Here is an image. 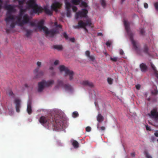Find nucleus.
<instances>
[{"mask_svg": "<svg viewBox=\"0 0 158 158\" xmlns=\"http://www.w3.org/2000/svg\"><path fill=\"white\" fill-rule=\"evenodd\" d=\"M124 24L127 34L130 37L133 46L137 54L139 55L142 56V52H143L146 54H148L149 48L148 45L146 44H144L142 51L137 46L134 40L133 34L130 31L129 24L128 22L126 20H124Z\"/></svg>", "mask_w": 158, "mask_h": 158, "instance_id": "nucleus-2", "label": "nucleus"}, {"mask_svg": "<svg viewBox=\"0 0 158 158\" xmlns=\"http://www.w3.org/2000/svg\"><path fill=\"white\" fill-rule=\"evenodd\" d=\"M4 8L7 10L6 15V17L5 20L6 22V25H7L10 21L11 23L10 25V27L11 28H13L15 27V23L14 22L15 16L12 15V13H15L16 11V10L14 7L10 5H6L5 6Z\"/></svg>", "mask_w": 158, "mask_h": 158, "instance_id": "nucleus-3", "label": "nucleus"}, {"mask_svg": "<svg viewBox=\"0 0 158 158\" xmlns=\"http://www.w3.org/2000/svg\"><path fill=\"white\" fill-rule=\"evenodd\" d=\"M53 47L54 49H56L58 51H61L63 49V47L61 45H54Z\"/></svg>", "mask_w": 158, "mask_h": 158, "instance_id": "nucleus-22", "label": "nucleus"}, {"mask_svg": "<svg viewBox=\"0 0 158 158\" xmlns=\"http://www.w3.org/2000/svg\"><path fill=\"white\" fill-rule=\"evenodd\" d=\"M24 86L26 88H27L28 87V85L27 84H24Z\"/></svg>", "mask_w": 158, "mask_h": 158, "instance_id": "nucleus-61", "label": "nucleus"}, {"mask_svg": "<svg viewBox=\"0 0 158 158\" xmlns=\"http://www.w3.org/2000/svg\"><path fill=\"white\" fill-rule=\"evenodd\" d=\"M155 135L157 137H158V131H156L154 133Z\"/></svg>", "mask_w": 158, "mask_h": 158, "instance_id": "nucleus-54", "label": "nucleus"}, {"mask_svg": "<svg viewBox=\"0 0 158 158\" xmlns=\"http://www.w3.org/2000/svg\"><path fill=\"white\" fill-rule=\"evenodd\" d=\"M57 87H64V84L63 82L60 80H58L57 81Z\"/></svg>", "mask_w": 158, "mask_h": 158, "instance_id": "nucleus-23", "label": "nucleus"}, {"mask_svg": "<svg viewBox=\"0 0 158 158\" xmlns=\"http://www.w3.org/2000/svg\"><path fill=\"white\" fill-rule=\"evenodd\" d=\"M18 1L19 5V7H23V5L25 1V0H14Z\"/></svg>", "mask_w": 158, "mask_h": 158, "instance_id": "nucleus-24", "label": "nucleus"}, {"mask_svg": "<svg viewBox=\"0 0 158 158\" xmlns=\"http://www.w3.org/2000/svg\"><path fill=\"white\" fill-rule=\"evenodd\" d=\"M59 69L60 72L64 71L65 76H68L70 81L73 79L74 73L73 71L69 69L63 65H60L59 67Z\"/></svg>", "mask_w": 158, "mask_h": 158, "instance_id": "nucleus-6", "label": "nucleus"}, {"mask_svg": "<svg viewBox=\"0 0 158 158\" xmlns=\"http://www.w3.org/2000/svg\"><path fill=\"white\" fill-rule=\"evenodd\" d=\"M61 4L57 2L53 3L51 5V8L53 10L56 12L58 11V8H60L61 6Z\"/></svg>", "mask_w": 158, "mask_h": 158, "instance_id": "nucleus-11", "label": "nucleus"}, {"mask_svg": "<svg viewBox=\"0 0 158 158\" xmlns=\"http://www.w3.org/2000/svg\"><path fill=\"white\" fill-rule=\"evenodd\" d=\"M88 13V10L85 9H83L81 10L78 11L76 13L75 18L77 19L79 17L81 18H86L87 17V14Z\"/></svg>", "mask_w": 158, "mask_h": 158, "instance_id": "nucleus-9", "label": "nucleus"}, {"mask_svg": "<svg viewBox=\"0 0 158 158\" xmlns=\"http://www.w3.org/2000/svg\"><path fill=\"white\" fill-rule=\"evenodd\" d=\"M139 68L142 72H146L148 69L147 66L144 63H141L139 66Z\"/></svg>", "mask_w": 158, "mask_h": 158, "instance_id": "nucleus-14", "label": "nucleus"}, {"mask_svg": "<svg viewBox=\"0 0 158 158\" xmlns=\"http://www.w3.org/2000/svg\"><path fill=\"white\" fill-rule=\"evenodd\" d=\"M151 64V66L152 69L154 71H155L156 70H157L156 69V68L155 67V66L152 63H150Z\"/></svg>", "mask_w": 158, "mask_h": 158, "instance_id": "nucleus-42", "label": "nucleus"}, {"mask_svg": "<svg viewBox=\"0 0 158 158\" xmlns=\"http://www.w3.org/2000/svg\"><path fill=\"white\" fill-rule=\"evenodd\" d=\"M151 118L155 121L158 122V111L156 108H154L151 111Z\"/></svg>", "mask_w": 158, "mask_h": 158, "instance_id": "nucleus-10", "label": "nucleus"}, {"mask_svg": "<svg viewBox=\"0 0 158 158\" xmlns=\"http://www.w3.org/2000/svg\"><path fill=\"white\" fill-rule=\"evenodd\" d=\"M86 26L92 28L93 26L92 25V23L91 20L90 19H86L85 22H84L81 20H80L78 23V25L75 27V28H84Z\"/></svg>", "mask_w": 158, "mask_h": 158, "instance_id": "nucleus-8", "label": "nucleus"}, {"mask_svg": "<svg viewBox=\"0 0 158 158\" xmlns=\"http://www.w3.org/2000/svg\"><path fill=\"white\" fill-rule=\"evenodd\" d=\"M63 117L60 114H56L54 117L49 118L48 117L41 116L39 119L40 123L42 125L48 127H52L53 130L58 131L63 127Z\"/></svg>", "mask_w": 158, "mask_h": 158, "instance_id": "nucleus-1", "label": "nucleus"}, {"mask_svg": "<svg viewBox=\"0 0 158 158\" xmlns=\"http://www.w3.org/2000/svg\"><path fill=\"white\" fill-rule=\"evenodd\" d=\"M14 102L15 104V108L16 111L17 112L20 111V108L21 107V101L18 99H15Z\"/></svg>", "mask_w": 158, "mask_h": 158, "instance_id": "nucleus-13", "label": "nucleus"}, {"mask_svg": "<svg viewBox=\"0 0 158 158\" xmlns=\"http://www.w3.org/2000/svg\"><path fill=\"white\" fill-rule=\"evenodd\" d=\"M85 56L89 58L90 61L94 62L95 60V57L93 55H90V52L89 51H86L85 52Z\"/></svg>", "mask_w": 158, "mask_h": 158, "instance_id": "nucleus-15", "label": "nucleus"}, {"mask_svg": "<svg viewBox=\"0 0 158 158\" xmlns=\"http://www.w3.org/2000/svg\"><path fill=\"white\" fill-rule=\"evenodd\" d=\"M158 93V91L157 89H155L153 90L152 91V94L156 95H157Z\"/></svg>", "mask_w": 158, "mask_h": 158, "instance_id": "nucleus-38", "label": "nucleus"}, {"mask_svg": "<svg viewBox=\"0 0 158 158\" xmlns=\"http://www.w3.org/2000/svg\"><path fill=\"white\" fill-rule=\"evenodd\" d=\"M100 2L103 7H104L106 6V3L105 0H100Z\"/></svg>", "mask_w": 158, "mask_h": 158, "instance_id": "nucleus-36", "label": "nucleus"}, {"mask_svg": "<svg viewBox=\"0 0 158 158\" xmlns=\"http://www.w3.org/2000/svg\"><path fill=\"white\" fill-rule=\"evenodd\" d=\"M27 4L29 8L32 9V12L34 13H39L42 11L41 8L39 7L36 3L35 0H29Z\"/></svg>", "mask_w": 158, "mask_h": 158, "instance_id": "nucleus-5", "label": "nucleus"}, {"mask_svg": "<svg viewBox=\"0 0 158 158\" xmlns=\"http://www.w3.org/2000/svg\"><path fill=\"white\" fill-rule=\"evenodd\" d=\"M53 67L52 66H51L49 68V69L51 70H52L53 69Z\"/></svg>", "mask_w": 158, "mask_h": 158, "instance_id": "nucleus-60", "label": "nucleus"}, {"mask_svg": "<svg viewBox=\"0 0 158 158\" xmlns=\"http://www.w3.org/2000/svg\"><path fill=\"white\" fill-rule=\"evenodd\" d=\"M67 16L68 17H70L71 13L70 10H67Z\"/></svg>", "mask_w": 158, "mask_h": 158, "instance_id": "nucleus-40", "label": "nucleus"}, {"mask_svg": "<svg viewBox=\"0 0 158 158\" xmlns=\"http://www.w3.org/2000/svg\"><path fill=\"white\" fill-rule=\"evenodd\" d=\"M44 21L42 20L39 21L36 25L34 22H31L30 25L32 27H37L40 31L43 30L46 35H49L51 37H53L54 35L59 32L57 29H52L49 31L48 28L44 26Z\"/></svg>", "mask_w": 158, "mask_h": 158, "instance_id": "nucleus-4", "label": "nucleus"}, {"mask_svg": "<svg viewBox=\"0 0 158 158\" xmlns=\"http://www.w3.org/2000/svg\"><path fill=\"white\" fill-rule=\"evenodd\" d=\"M82 84L84 85L89 86L90 87H93L94 86L93 83L88 81H85L82 83Z\"/></svg>", "mask_w": 158, "mask_h": 158, "instance_id": "nucleus-17", "label": "nucleus"}, {"mask_svg": "<svg viewBox=\"0 0 158 158\" xmlns=\"http://www.w3.org/2000/svg\"><path fill=\"white\" fill-rule=\"evenodd\" d=\"M107 81L108 83L110 84L111 85L113 83V80L110 78H108L107 79Z\"/></svg>", "mask_w": 158, "mask_h": 158, "instance_id": "nucleus-32", "label": "nucleus"}, {"mask_svg": "<svg viewBox=\"0 0 158 158\" xmlns=\"http://www.w3.org/2000/svg\"><path fill=\"white\" fill-rule=\"evenodd\" d=\"M81 6L85 7H87L88 6L87 3L86 2L84 1H82L81 2Z\"/></svg>", "mask_w": 158, "mask_h": 158, "instance_id": "nucleus-33", "label": "nucleus"}, {"mask_svg": "<svg viewBox=\"0 0 158 158\" xmlns=\"http://www.w3.org/2000/svg\"><path fill=\"white\" fill-rule=\"evenodd\" d=\"M22 8L23 7H21L20 9V13L19 15L22 17L24 13L26 11V10L25 9H23Z\"/></svg>", "mask_w": 158, "mask_h": 158, "instance_id": "nucleus-29", "label": "nucleus"}, {"mask_svg": "<svg viewBox=\"0 0 158 158\" xmlns=\"http://www.w3.org/2000/svg\"><path fill=\"white\" fill-rule=\"evenodd\" d=\"M111 44V43L109 41H107L106 43V44L107 46L110 47Z\"/></svg>", "mask_w": 158, "mask_h": 158, "instance_id": "nucleus-49", "label": "nucleus"}, {"mask_svg": "<svg viewBox=\"0 0 158 158\" xmlns=\"http://www.w3.org/2000/svg\"><path fill=\"white\" fill-rule=\"evenodd\" d=\"M81 1V0H71V2L74 5H77L79 4L80 2Z\"/></svg>", "mask_w": 158, "mask_h": 158, "instance_id": "nucleus-30", "label": "nucleus"}, {"mask_svg": "<svg viewBox=\"0 0 158 158\" xmlns=\"http://www.w3.org/2000/svg\"><path fill=\"white\" fill-rule=\"evenodd\" d=\"M30 21L29 17L27 14L24 15L23 17V20L22 21V23H20V26L22 27L26 24L29 23Z\"/></svg>", "mask_w": 158, "mask_h": 158, "instance_id": "nucleus-12", "label": "nucleus"}, {"mask_svg": "<svg viewBox=\"0 0 158 158\" xmlns=\"http://www.w3.org/2000/svg\"><path fill=\"white\" fill-rule=\"evenodd\" d=\"M54 83V81L53 80H50L46 81L45 80H43L41 81L38 83V91L39 92L42 91L44 87H48L51 86Z\"/></svg>", "mask_w": 158, "mask_h": 158, "instance_id": "nucleus-7", "label": "nucleus"}, {"mask_svg": "<svg viewBox=\"0 0 158 158\" xmlns=\"http://www.w3.org/2000/svg\"><path fill=\"white\" fill-rule=\"evenodd\" d=\"M59 63V61L58 60H55V61L54 62V64L55 65H57Z\"/></svg>", "mask_w": 158, "mask_h": 158, "instance_id": "nucleus-52", "label": "nucleus"}, {"mask_svg": "<svg viewBox=\"0 0 158 158\" xmlns=\"http://www.w3.org/2000/svg\"><path fill=\"white\" fill-rule=\"evenodd\" d=\"M16 18L17 19V21L16 23L18 24V25L20 26V23H22L21 19L22 17L19 15H17L16 16Z\"/></svg>", "mask_w": 158, "mask_h": 158, "instance_id": "nucleus-21", "label": "nucleus"}, {"mask_svg": "<svg viewBox=\"0 0 158 158\" xmlns=\"http://www.w3.org/2000/svg\"><path fill=\"white\" fill-rule=\"evenodd\" d=\"M41 63L40 62L38 61L37 63V65L39 67H40L41 65Z\"/></svg>", "mask_w": 158, "mask_h": 158, "instance_id": "nucleus-53", "label": "nucleus"}, {"mask_svg": "<svg viewBox=\"0 0 158 158\" xmlns=\"http://www.w3.org/2000/svg\"><path fill=\"white\" fill-rule=\"evenodd\" d=\"M72 9L73 11L75 12L77 10V8L76 6H73Z\"/></svg>", "mask_w": 158, "mask_h": 158, "instance_id": "nucleus-47", "label": "nucleus"}, {"mask_svg": "<svg viewBox=\"0 0 158 158\" xmlns=\"http://www.w3.org/2000/svg\"><path fill=\"white\" fill-rule=\"evenodd\" d=\"M97 119L99 123H101L103 121L104 118L101 114H99L97 117Z\"/></svg>", "mask_w": 158, "mask_h": 158, "instance_id": "nucleus-20", "label": "nucleus"}, {"mask_svg": "<svg viewBox=\"0 0 158 158\" xmlns=\"http://www.w3.org/2000/svg\"><path fill=\"white\" fill-rule=\"evenodd\" d=\"M3 1L2 0H0V4H1L2 6V4Z\"/></svg>", "mask_w": 158, "mask_h": 158, "instance_id": "nucleus-62", "label": "nucleus"}, {"mask_svg": "<svg viewBox=\"0 0 158 158\" xmlns=\"http://www.w3.org/2000/svg\"><path fill=\"white\" fill-rule=\"evenodd\" d=\"M97 128L98 129H99L100 128V129L101 131H104L105 129V127L104 126H102L99 127V123L97 125Z\"/></svg>", "mask_w": 158, "mask_h": 158, "instance_id": "nucleus-37", "label": "nucleus"}, {"mask_svg": "<svg viewBox=\"0 0 158 158\" xmlns=\"http://www.w3.org/2000/svg\"><path fill=\"white\" fill-rule=\"evenodd\" d=\"M144 6L145 8H147L148 7V4L146 3H144Z\"/></svg>", "mask_w": 158, "mask_h": 158, "instance_id": "nucleus-51", "label": "nucleus"}, {"mask_svg": "<svg viewBox=\"0 0 158 158\" xmlns=\"http://www.w3.org/2000/svg\"><path fill=\"white\" fill-rule=\"evenodd\" d=\"M79 115V114L77 112H74L72 114V116L73 118H76Z\"/></svg>", "mask_w": 158, "mask_h": 158, "instance_id": "nucleus-35", "label": "nucleus"}, {"mask_svg": "<svg viewBox=\"0 0 158 158\" xmlns=\"http://www.w3.org/2000/svg\"><path fill=\"white\" fill-rule=\"evenodd\" d=\"M72 144L73 146L75 148H77L79 147V143L76 140H73V141Z\"/></svg>", "mask_w": 158, "mask_h": 158, "instance_id": "nucleus-25", "label": "nucleus"}, {"mask_svg": "<svg viewBox=\"0 0 158 158\" xmlns=\"http://www.w3.org/2000/svg\"><path fill=\"white\" fill-rule=\"evenodd\" d=\"M70 40L72 42L74 43L75 42V39L74 38H70Z\"/></svg>", "mask_w": 158, "mask_h": 158, "instance_id": "nucleus-55", "label": "nucleus"}, {"mask_svg": "<svg viewBox=\"0 0 158 158\" xmlns=\"http://www.w3.org/2000/svg\"><path fill=\"white\" fill-rule=\"evenodd\" d=\"M121 0V3L122 4L123 2L125 1V0Z\"/></svg>", "mask_w": 158, "mask_h": 158, "instance_id": "nucleus-64", "label": "nucleus"}, {"mask_svg": "<svg viewBox=\"0 0 158 158\" xmlns=\"http://www.w3.org/2000/svg\"><path fill=\"white\" fill-rule=\"evenodd\" d=\"M63 35L66 39H68V36L66 32H64L63 33Z\"/></svg>", "mask_w": 158, "mask_h": 158, "instance_id": "nucleus-46", "label": "nucleus"}, {"mask_svg": "<svg viewBox=\"0 0 158 158\" xmlns=\"http://www.w3.org/2000/svg\"><path fill=\"white\" fill-rule=\"evenodd\" d=\"M145 31L144 29L143 28L141 29L140 30V34L142 35H143Z\"/></svg>", "mask_w": 158, "mask_h": 158, "instance_id": "nucleus-43", "label": "nucleus"}, {"mask_svg": "<svg viewBox=\"0 0 158 158\" xmlns=\"http://www.w3.org/2000/svg\"><path fill=\"white\" fill-rule=\"evenodd\" d=\"M27 110L29 114H30L32 113V110L31 106V103L30 102H28Z\"/></svg>", "mask_w": 158, "mask_h": 158, "instance_id": "nucleus-18", "label": "nucleus"}, {"mask_svg": "<svg viewBox=\"0 0 158 158\" xmlns=\"http://www.w3.org/2000/svg\"><path fill=\"white\" fill-rule=\"evenodd\" d=\"M65 4L66 10H70V9L71 7V5L70 3L66 1H65Z\"/></svg>", "mask_w": 158, "mask_h": 158, "instance_id": "nucleus-26", "label": "nucleus"}, {"mask_svg": "<svg viewBox=\"0 0 158 158\" xmlns=\"http://www.w3.org/2000/svg\"><path fill=\"white\" fill-rule=\"evenodd\" d=\"M7 94L9 96L11 97L12 98H14L15 97V95L11 90H9L7 91Z\"/></svg>", "mask_w": 158, "mask_h": 158, "instance_id": "nucleus-27", "label": "nucleus"}, {"mask_svg": "<svg viewBox=\"0 0 158 158\" xmlns=\"http://www.w3.org/2000/svg\"><path fill=\"white\" fill-rule=\"evenodd\" d=\"M131 156L132 157H134L135 156V153L134 152H132L131 154Z\"/></svg>", "mask_w": 158, "mask_h": 158, "instance_id": "nucleus-57", "label": "nucleus"}, {"mask_svg": "<svg viewBox=\"0 0 158 158\" xmlns=\"http://www.w3.org/2000/svg\"><path fill=\"white\" fill-rule=\"evenodd\" d=\"M146 130L148 131H151V129H150V128L149 127L148 125H147L146 126Z\"/></svg>", "mask_w": 158, "mask_h": 158, "instance_id": "nucleus-56", "label": "nucleus"}, {"mask_svg": "<svg viewBox=\"0 0 158 158\" xmlns=\"http://www.w3.org/2000/svg\"><path fill=\"white\" fill-rule=\"evenodd\" d=\"M64 88L66 91H71L72 90V86L69 84H64Z\"/></svg>", "mask_w": 158, "mask_h": 158, "instance_id": "nucleus-19", "label": "nucleus"}, {"mask_svg": "<svg viewBox=\"0 0 158 158\" xmlns=\"http://www.w3.org/2000/svg\"><path fill=\"white\" fill-rule=\"evenodd\" d=\"M110 59L111 60L114 62H116L118 59V58L117 57H110Z\"/></svg>", "mask_w": 158, "mask_h": 158, "instance_id": "nucleus-41", "label": "nucleus"}, {"mask_svg": "<svg viewBox=\"0 0 158 158\" xmlns=\"http://www.w3.org/2000/svg\"><path fill=\"white\" fill-rule=\"evenodd\" d=\"M26 33L25 35L27 37H29L31 35L32 32L31 30H26Z\"/></svg>", "mask_w": 158, "mask_h": 158, "instance_id": "nucleus-31", "label": "nucleus"}, {"mask_svg": "<svg viewBox=\"0 0 158 158\" xmlns=\"http://www.w3.org/2000/svg\"><path fill=\"white\" fill-rule=\"evenodd\" d=\"M119 53L120 55H123L124 54V52L122 49H120L119 50Z\"/></svg>", "mask_w": 158, "mask_h": 158, "instance_id": "nucleus-48", "label": "nucleus"}, {"mask_svg": "<svg viewBox=\"0 0 158 158\" xmlns=\"http://www.w3.org/2000/svg\"><path fill=\"white\" fill-rule=\"evenodd\" d=\"M44 10L45 13L48 15H52V11L48 9L47 8H44Z\"/></svg>", "mask_w": 158, "mask_h": 158, "instance_id": "nucleus-28", "label": "nucleus"}, {"mask_svg": "<svg viewBox=\"0 0 158 158\" xmlns=\"http://www.w3.org/2000/svg\"><path fill=\"white\" fill-rule=\"evenodd\" d=\"M98 35L99 36H101L102 35V34L101 33H98Z\"/></svg>", "mask_w": 158, "mask_h": 158, "instance_id": "nucleus-59", "label": "nucleus"}, {"mask_svg": "<svg viewBox=\"0 0 158 158\" xmlns=\"http://www.w3.org/2000/svg\"><path fill=\"white\" fill-rule=\"evenodd\" d=\"M154 5L156 10L158 11V2H156L154 3Z\"/></svg>", "mask_w": 158, "mask_h": 158, "instance_id": "nucleus-39", "label": "nucleus"}, {"mask_svg": "<svg viewBox=\"0 0 158 158\" xmlns=\"http://www.w3.org/2000/svg\"><path fill=\"white\" fill-rule=\"evenodd\" d=\"M85 130L87 132H89L91 130V128L89 127H87L85 128Z\"/></svg>", "mask_w": 158, "mask_h": 158, "instance_id": "nucleus-45", "label": "nucleus"}, {"mask_svg": "<svg viewBox=\"0 0 158 158\" xmlns=\"http://www.w3.org/2000/svg\"><path fill=\"white\" fill-rule=\"evenodd\" d=\"M135 87L137 89L139 90L140 89V85L138 84L137 85H136Z\"/></svg>", "mask_w": 158, "mask_h": 158, "instance_id": "nucleus-50", "label": "nucleus"}, {"mask_svg": "<svg viewBox=\"0 0 158 158\" xmlns=\"http://www.w3.org/2000/svg\"><path fill=\"white\" fill-rule=\"evenodd\" d=\"M6 32L8 33L9 32V30L8 29H6Z\"/></svg>", "mask_w": 158, "mask_h": 158, "instance_id": "nucleus-63", "label": "nucleus"}, {"mask_svg": "<svg viewBox=\"0 0 158 158\" xmlns=\"http://www.w3.org/2000/svg\"><path fill=\"white\" fill-rule=\"evenodd\" d=\"M39 70V68L37 67L36 68L34 71V73L35 74L38 73L36 75V77L37 78L40 77V76H42L44 74V72L42 71H40L38 72Z\"/></svg>", "mask_w": 158, "mask_h": 158, "instance_id": "nucleus-16", "label": "nucleus"}, {"mask_svg": "<svg viewBox=\"0 0 158 158\" xmlns=\"http://www.w3.org/2000/svg\"><path fill=\"white\" fill-rule=\"evenodd\" d=\"M144 153L147 158H152V157L151 156H150L149 153L147 152H144Z\"/></svg>", "mask_w": 158, "mask_h": 158, "instance_id": "nucleus-34", "label": "nucleus"}, {"mask_svg": "<svg viewBox=\"0 0 158 158\" xmlns=\"http://www.w3.org/2000/svg\"><path fill=\"white\" fill-rule=\"evenodd\" d=\"M56 27L61 28L62 26L61 25H58L57 22H55L54 23Z\"/></svg>", "mask_w": 158, "mask_h": 158, "instance_id": "nucleus-44", "label": "nucleus"}, {"mask_svg": "<svg viewBox=\"0 0 158 158\" xmlns=\"http://www.w3.org/2000/svg\"><path fill=\"white\" fill-rule=\"evenodd\" d=\"M83 28L85 30V31L86 32H87V33L88 32V29L86 28V27H85Z\"/></svg>", "mask_w": 158, "mask_h": 158, "instance_id": "nucleus-58", "label": "nucleus"}]
</instances>
